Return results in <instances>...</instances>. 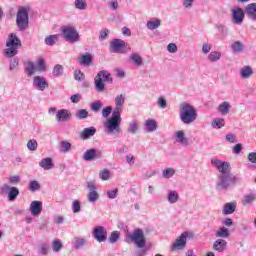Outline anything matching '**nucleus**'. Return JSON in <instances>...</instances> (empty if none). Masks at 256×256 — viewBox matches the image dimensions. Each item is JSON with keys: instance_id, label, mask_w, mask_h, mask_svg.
I'll list each match as a JSON object with an SVG mask.
<instances>
[{"instance_id": "obj_54", "label": "nucleus", "mask_w": 256, "mask_h": 256, "mask_svg": "<svg viewBox=\"0 0 256 256\" xmlns=\"http://www.w3.org/2000/svg\"><path fill=\"white\" fill-rule=\"evenodd\" d=\"M157 105L160 109H167V99H165L163 96H160L157 100Z\"/></svg>"}, {"instance_id": "obj_11", "label": "nucleus", "mask_w": 256, "mask_h": 256, "mask_svg": "<svg viewBox=\"0 0 256 256\" xmlns=\"http://www.w3.org/2000/svg\"><path fill=\"white\" fill-rule=\"evenodd\" d=\"M211 165L214 166L221 175L231 174V163L219 160V158H212Z\"/></svg>"}, {"instance_id": "obj_56", "label": "nucleus", "mask_w": 256, "mask_h": 256, "mask_svg": "<svg viewBox=\"0 0 256 256\" xmlns=\"http://www.w3.org/2000/svg\"><path fill=\"white\" fill-rule=\"evenodd\" d=\"M8 181L11 185H18V183H21V177L19 175L10 176Z\"/></svg>"}, {"instance_id": "obj_60", "label": "nucleus", "mask_w": 256, "mask_h": 256, "mask_svg": "<svg viewBox=\"0 0 256 256\" xmlns=\"http://www.w3.org/2000/svg\"><path fill=\"white\" fill-rule=\"evenodd\" d=\"M108 7L111 11H117V9H119V2H117V0H110L108 2Z\"/></svg>"}, {"instance_id": "obj_27", "label": "nucleus", "mask_w": 256, "mask_h": 256, "mask_svg": "<svg viewBox=\"0 0 256 256\" xmlns=\"http://www.w3.org/2000/svg\"><path fill=\"white\" fill-rule=\"evenodd\" d=\"M230 49L234 54L243 53L245 51V45L241 41H235L230 45Z\"/></svg>"}, {"instance_id": "obj_36", "label": "nucleus", "mask_w": 256, "mask_h": 256, "mask_svg": "<svg viewBox=\"0 0 256 256\" xmlns=\"http://www.w3.org/2000/svg\"><path fill=\"white\" fill-rule=\"evenodd\" d=\"M231 110V104L227 101L222 102L218 106V111L221 113V115H229V111Z\"/></svg>"}, {"instance_id": "obj_7", "label": "nucleus", "mask_w": 256, "mask_h": 256, "mask_svg": "<svg viewBox=\"0 0 256 256\" xmlns=\"http://www.w3.org/2000/svg\"><path fill=\"white\" fill-rule=\"evenodd\" d=\"M24 71L27 77H33L35 73L45 71V60L43 58H39L37 64L33 63V61H27Z\"/></svg>"}, {"instance_id": "obj_29", "label": "nucleus", "mask_w": 256, "mask_h": 256, "mask_svg": "<svg viewBox=\"0 0 256 256\" xmlns=\"http://www.w3.org/2000/svg\"><path fill=\"white\" fill-rule=\"evenodd\" d=\"M86 245H87V238L79 237V236L74 237L73 247L75 249H83V247H85Z\"/></svg>"}, {"instance_id": "obj_40", "label": "nucleus", "mask_w": 256, "mask_h": 256, "mask_svg": "<svg viewBox=\"0 0 256 256\" xmlns=\"http://www.w3.org/2000/svg\"><path fill=\"white\" fill-rule=\"evenodd\" d=\"M19 197V188L12 186L8 192V201H15Z\"/></svg>"}, {"instance_id": "obj_47", "label": "nucleus", "mask_w": 256, "mask_h": 256, "mask_svg": "<svg viewBox=\"0 0 256 256\" xmlns=\"http://www.w3.org/2000/svg\"><path fill=\"white\" fill-rule=\"evenodd\" d=\"M75 117L77 119H87L89 117V111L85 109H80L76 111Z\"/></svg>"}, {"instance_id": "obj_52", "label": "nucleus", "mask_w": 256, "mask_h": 256, "mask_svg": "<svg viewBox=\"0 0 256 256\" xmlns=\"http://www.w3.org/2000/svg\"><path fill=\"white\" fill-rule=\"evenodd\" d=\"M72 212L81 213V202L79 200H74L72 202Z\"/></svg>"}, {"instance_id": "obj_57", "label": "nucleus", "mask_w": 256, "mask_h": 256, "mask_svg": "<svg viewBox=\"0 0 256 256\" xmlns=\"http://www.w3.org/2000/svg\"><path fill=\"white\" fill-rule=\"evenodd\" d=\"M107 37H109V29L103 28L102 30H100V34H99L100 41H105Z\"/></svg>"}, {"instance_id": "obj_5", "label": "nucleus", "mask_w": 256, "mask_h": 256, "mask_svg": "<svg viewBox=\"0 0 256 256\" xmlns=\"http://www.w3.org/2000/svg\"><path fill=\"white\" fill-rule=\"evenodd\" d=\"M126 243H135L139 249L145 247L147 240L145 239V233L142 229H135L132 234H126Z\"/></svg>"}, {"instance_id": "obj_35", "label": "nucleus", "mask_w": 256, "mask_h": 256, "mask_svg": "<svg viewBox=\"0 0 256 256\" xmlns=\"http://www.w3.org/2000/svg\"><path fill=\"white\" fill-rule=\"evenodd\" d=\"M146 27L147 29H149V31H155V29H159V27H161V20L160 19L149 20L146 23Z\"/></svg>"}, {"instance_id": "obj_42", "label": "nucleus", "mask_w": 256, "mask_h": 256, "mask_svg": "<svg viewBox=\"0 0 256 256\" xmlns=\"http://www.w3.org/2000/svg\"><path fill=\"white\" fill-rule=\"evenodd\" d=\"M212 127L214 129H221L222 127H225V119H223V118H215L212 121Z\"/></svg>"}, {"instance_id": "obj_48", "label": "nucleus", "mask_w": 256, "mask_h": 256, "mask_svg": "<svg viewBox=\"0 0 256 256\" xmlns=\"http://www.w3.org/2000/svg\"><path fill=\"white\" fill-rule=\"evenodd\" d=\"M99 177L102 181H109L111 179V171L104 169L100 171Z\"/></svg>"}, {"instance_id": "obj_53", "label": "nucleus", "mask_w": 256, "mask_h": 256, "mask_svg": "<svg viewBox=\"0 0 256 256\" xmlns=\"http://www.w3.org/2000/svg\"><path fill=\"white\" fill-rule=\"evenodd\" d=\"M91 56L89 54L83 55L80 58V65H91Z\"/></svg>"}, {"instance_id": "obj_43", "label": "nucleus", "mask_w": 256, "mask_h": 256, "mask_svg": "<svg viewBox=\"0 0 256 256\" xmlns=\"http://www.w3.org/2000/svg\"><path fill=\"white\" fill-rule=\"evenodd\" d=\"M63 249V242H61L59 239H54L52 241V250L54 253H59Z\"/></svg>"}, {"instance_id": "obj_44", "label": "nucleus", "mask_w": 256, "mask_h": 256, "mask_svg": "<svg viewBox=\"0 0 256 256\" xmlns=\"http://www.w3.org/2000/svg\"><path fill=\"white\" fill-rule=\"evenodd\" d=\"M176 171L174 168H166L162 171V177L164 179H171V177H173V175H175Z\"/></svg>"}, {"instance_id": "obj_39", "label": "nucleus", "mask_w": 256, "mask_h": 256, "mask_svg": "<svg viewBox=\"0 0 256 256\" xmlns=\"http://www.w3.org/2000/svg\"><path fill=\"white\" fill-rule=\"evenodd\" d=\"M57 41H59V34L49 35L44 40L45 44L49 47H53Z\"/></svg>"}, {"instance_id": "obj_64", "label": "nucleus", "mask_w": 256, "mask_h": 256, "mask_svg": "<svg viewBox=\"0 0 256 256\" xmlns=\"http://www.w3.org/2000/svg\"><path fill=\"white\" fill-rule=\"evenodd\" d=\"M248 161H250V163L255 164L256 163V152H251L248 154L247 156Z\"/></svg>"}, {"instance_id": "obj_31", "label": "nucleus", "mask_w": 256, "mask_h": 256, "mask_svg": "<svg viewBox=\"0 0 256 256\" xmlns=\"http://www.w3.org/2000/svg\"><path fill=\"white\" fill-rule=\"evenodd\" d=\"M95 133H97V129H95V127L85 128L80 133V137H81V139H89L90 137H93V135H95Z\"/></svg>"}, {"instance_id": "obj_26", "label": "nucleus", "mask_w": 256, "mask_h": 256, "mask_svg": "<svg viewBox=\"0 0 256 256\" xmlns=\"http://www.w3.org/2000/svg\"><path fill=\"white\" fill-rule=\"evenodd\" d=\"M241 79H249L253 75V68L251 66H243L239 69Z\"/></svg>"}, {"instance_id": "obj_61", "label": "nucleus", "mask_w": 256, "mask_h": 256, "mask_svg": "<svg viewBox=\"0 0 256 256\" xmlns=\"http://www.w3.org/2000/svg\"><path fill=\"white\" fill-rule=\"evenodd\" d=\"M167 51L168 53H177V51H179V48L177 47V44L169 43L167 45Z\"/></svg>"}, {"instance_id": "obj_4", "label": "nucleus", "mask_w": 256, "mask_h": 256, "mask_svg": "<svg viewBox=\"0 0 256 256\" xmlns=\"http://www.w3.org/2000/svg\"><path fill=\"white\" fill-rule=\"evenodd\" d=\"M113 79L111 74L105 70H101L94 78L95 91L103 93L105 91V83H111Z\"/></svg>"}, {"instance_id": "obj_30", "label": "nucleus", "mask_w": 256, "mask_h": 256, "mask_svg": "<svg viewBox=\"0 0 256 256\" xmlns=\"http://www.w3.org/2000/svg\"><path fill=\"white\" fill-rule=\"evenodd\" d=\"M167 201L170 205H173L179 201V193L175 190H168Z\"/></svg>"}, {"instance_id": "obj_63", "label": "nucleus", "mask_w": 256, "mask_h": 256, "mask_svg": "<svg viewBox=\"0 0 256 256\" xmlns=\"http://www.w3.org/2000/svg\"><path fill=\"white\" fill-rule=\"evenodd\" d=\"M119 189L115 188L113 190L107 191V195L109 199H117V193Z\"/></svg>"}, {"instance_id": "obj_32", "label": "nucleus", "mask_w": 256, "mask_h": 256, "mask_svg": "<svg viewBox=\"0 0 256 256\" xmlns=\"http://www.w3.org/2000/svg\"><path fill=\"white\" fill-rule=\"evenodd\" d=\"M230 233H229V229L225 228V227H220L218 230H216L215 232V237L217 239H228Z\"/></svg>"}, {"instance_id": "obj_19", "label": "nucleus", "mask_w": 256, "mask_h": 256, "mask_svg": "<svg viewBox=\"0 0 256 256\" xmlns=\"http://www.w3.org/2000/svg\"><path fill=\"white\" fill-rule=\"evenodd\" d=\"M71 117H72L71 110L61 109V110H58L56 113V121L58 123H67V121H69Z\"/></svg>"}, {"instance_id": "obj_51", "label": "nucleus", "mask_w": 256, "mask_h": 256, "mask_svg": "<svg viewBox=\"0 0 256 256\" xmlns=\"http://www.w3.org/2000/svg\"><path fill=\"white\" fill-rule=\"evenodd\" d=\"M101 107H103L102 102L95 101L91 104L90 109H91V111H94V113H99V111H101Z\"/></svg>"}, {"instance_id": "obj_6", "label": "nucleus", "mask_w": 256, "mask_h": 256, "mask_svg": "<svg viewBox=\"0 0 256 256\" xmlns=\"http://www.w3.org/2000/svg\"><path fill=\"white\" fill-rule=\"evenodd\" d=\"M61 33L63 39H65L67 43H78V41L81 39V36L79 35V32L75 26H62Z\"/></svg>"}, {"instance_id": "obj_15", "label": "nucleus", "mask_w": 256, "mask_h": 256, "mask_svg": "<svg viewBox=\"0 0 256 256\" xmlns=\"http://www.w3.org/2000/svg\"><path fill=\"white\" fill-rule=\"evenodd\" d=\"M32 87L37 91H45L49 87V82H47V78L43 76H34Z\"/></svg>"}, {"instance_id": "obj_55", "label": "nucleus", "mask_w": 256, "mask_h": 256, "mask_svg": "<svg viewBox=\"0 0 256 256\" xmlns=\"http://www.w3.org/2000/svg\"><path fill=\"white\" fill-rule=\"evenodd\" d=\"M74 79L75 81H85V74L81 72V70L74 71Z\"/></svg>"}, {"instance_id": "obj_2", "label": "nucleus", "mask_w": 256, "mask_h": 256, "mask_svg": "<svg viewBox=\"0 0 256 256\" xmlns=\"http://www.w3.org/2000/svg\"><path fill=\"white\" fill-rule=\"evenodd\" d=\"M179 119L184 125H191L197 121V109L193 105L183 102L180 104Z\"/></svg>"}, {"instance_id": "obj_17", "label": "nucleus", "mask_w": 256, "mask_h": 256, "mask_svg": "<svg viewBox=\"0 0 256 256\" xmlns=\"http://www.w3.org/2000/svg\"><path fill=\"white\" fill-rule=\"evenodd\" d=\"M174 141L183 147H189V138H187V134L184 130L174 132Z\"/></svg>"}, {"instance_id": "obj_20", "label": "nucleus", "mask_w": 256, "mask_h": 256, "mask_svg": "<svg viewBox=\"0 0 256 256\" xmlns=\"http://www.w3.org/2000/svg\"><path fill=\"white\" fill-rule=\"evenodd\" d=\"M99 157H101V151L92 148L86 150V152L83 154L82 159L84 161H95V159H99Z\"/></svg>"}, {"instance_id": "obj_49", "label": "nucleus", "mask_w": 256, "mask_h": 256, "mask_svg": "<svg viewBox=\"0 0 256 256\" xmlns=\"http://www.w3.org/2000/svg\"><path fill=\"white\" fill-rule=\"evenodd\" d=\"M61 145V149H60V152L61 153H69V151H71V143H69L68 141H62L60 143Z\"/></svg>"}, {"instance_id": "obj_58", "label": "nucleus", "mask_w": 256, "mask_h": 256, "mask_svg": "<svg viewBox=\"0 0 256 256\" xmlns=\"http://www.w3.org/2000/svg\"><path fill=\"white\" fill-rule=\"evenodd\" d=\"M30 191H39L41 189V185H39V182L33 180L29 184Z\"/></svg>"}, {"instance_id": "obj_33", "label": "nucleus", "mask_w": 256, "mask_h": 256, "mask_svg": "<svg viewBox=\"0 0 256 256\" xmlns=\"http://www.w3.org/2000/svg\"><path fill=\"white\" fill-rule=\"evenodd\" d=\"M235 209H237L235 203L229 202L224 205L222 213L223 215H232V213H235Z\"/></svg>"}, {"instance_id": "obj_18", "label": "nucleus", "mask_w": 256, "mask_h": 256, "mask_svg": "<svg viewBox=\"0 0 256 256\" xmlns=\"http://www.w3.org/2000/svg\"><path fill=\"white\" fill-rule=\"evenodd\" d=\"M30 213L33 217H39L43 211V202L34 200L30 203Z\"/></svg>"}, {"instance_id": "obj_24", "label": "nucleus", "mask_w": 256, "mask_h": 256, "mask_svg": "<svg viewBox=\"0 0 256 256\" xmlns=\"http://www.w3.org/2000/svg\"><path fill=\"white\" fill-rule=\"evenodd\" d=\"M144 129L147 133H153L157 131V121L155 119H148L144 123Z\"/></svg>"}, {"instance_id": "obj_3", "label": "nucleus", "mask_w": 256, "mask_h": 256, "mask_svg": "<svg viewBox=\"0 0 256 256\" xmlns=\"http://www.w3.org/2000/svg\"><path fill=\"white\" fill-rule=\"evenodd\" d=\"M21 39L15 33H11L6 40V49H4V55L11 59V57H15L17 53H19V49H21Z\"/></svg>"}, {"instance_id": "obj_34", "label": "nucleus", "mask_w": 256, "mask_h": 256, "mask_svg": "<svg viewBox=\"0 0 256 256\" xmlns=\"http://www.w3.org/2000/svg\"><path fill=\"white\" fill-rule=\"evenodd\" d=\"M256 201V193H248L244 195L242 199V205L247 206L251 205L252 203H255Z\"/></svg>"}, {"instance_id": "obj_59", "label": "nucleus", "mask_w": 256, "mask_h": 256, "mask_svg": "<svg viewBox=\"0 0 256 256\" xmlns=\"http://www.w3.org/2000/svg\"><path fill=\"white\" fill-rule=\"evenodd\" d=\"M17 67H19V58L11 59L9 65L10 71H14V69H17Z\"/></svg>"}, {"instance_id": "obj_28", "label": "nucleus", "mask_w": 256, "mask_h": 256, "mask_svg": "<svg viewBox=\"0 0 256 256\" xmlns=\"http://www.w3.org/2000/svg\"><path fill=\"white\" fill-rule=\"evenodd\" d=\"M130 61L133 63L136 67H141L143 65V57L141 54L135 52L130 55Z\"/></svg>"}, {"instance_id": "obj_14", "label": "nucleus", "mask_w": 256, "mask_h": 256, "mask_svg": "<svg viewBox=\"0 0 256 256\" xmlns=\"http://www.w3.org/2000/svg\"><path fill=\"white\" fill-rule=\"evenodd\" d=\"M87 189L89 190L87 194V199L89 203H97V201H99V192H97V185L95 184V182H87Z\"/></svg>"}, {"instance_id": "obj_38", "label": "nucleus", "mask_w": 256, "mask_h": 256, "mask_svg": "<svg viewBox=\"0 0 256 256\" xmlns=\"http://www.w3.org/2000/svg\"><path fill=\"white\" fill-rule=\"evenodd\" d=\"M139 131V122L137 120H132L128 124L127 132L131 133V135H135Z\"/></svg>"}, {"instance_id": "obj_45", "label": "nucleus", "mask_w": 256, "mask_h": 256, "mask_svg": "<svg viewBox=\"0 0 256 256\" xmlns=\"http://www.w3.org/2000/svg\"><path fill=\"white\" fill-rule=\"evenodd\" d=\"M64 68L60 64H56L53 68L52 75L54 77H61L63 75Z\"/></svg>"}, {"instance_id": "obj_9", "label": "nucleus", "mask_w": 256, "mask_h": 256, "mask_svg": "<svg viewBox=\"0 0 256 256\" xmlns=\"http://www.w3.org/2000/svg\"><path fill=\"white\" fill-rule=\"evenodd\" d=\"M110 51L112 53L125 54L131 51L129 43L121 39H114L110 42Z\"/></svg>"}, {"instance_id": "obj_8", "label": "nucleus", "mask_w": 256, "mask_h": 256, "mask_svg": "<svg viewBox=\"0 0 256 256\" xmlns=\"http://www.w3.org/2000/svg\"><path fill=\"white\" fill-rule=\"evenodd\" d=\"M16 24L19 31H25L29 27V11L22 7L16 14Z\"/></svg>"}, {"instance_id": "obj_50", "label": "nucleus", "mask_w": 256, "mask_h": 256, "mask_svg": "<svg viewBox=\"0 0 256 256\" xmlns=\"http://www.w3.org/2000/svg\"><path fill=\"white\" fill-rule=\"evenodd\" d=\"M37 147H39V144L37 143V140L31 139L27 142L28 151H37Z\"/></svg>"}, {"instance_id": "obj_46", "label": "nucleus", "mask_w": 256, "mask_h": 256, "mask_svg": "<svg viewBox=\"0 0 256 256\" xmlns=\"http://www.w3.org/2000/svg\"><path fill=\"white\" fill-rule=\"evenodd\" d=\"M120 237H121V233L119 231H117V230L113 231L110 234L109 243H111L112 245L117 243V241H119Z\"/></svg>"}, {"instance_id": "obj_23", "label": "nucleus", "mask_w": 256, "mask_h": 256, "mask_svg": "<svg viewBox=\"0 0 256 256\" xmlns=\"http://www.w3.org/2000/svg\"><path fill=\"white\" fill-rule=\"evenodd\" d=\"M115 109L113 112L121 113L123 111V105H125V95L120 94L115 97Z\"/></svg>"}, {"instance_id": "obj_21", "label": "nucleus", "mask_w": 256, "mask_h": 256, "mask_svg": "<svg viewBox=\"0 0 256 256\" xmlns=\"http://www.w3.org/2000/svg\"><path fill=\"white\" fill-rule=\"evenodd\" d=\"M213 250L217 251V253H223L224 251H227V242L223 238H218L213 243Z\"/></svg>"}, {"instance_id": "obj_41", "label": "nucleus", "mask_w": 256, "mask_h": 256, "mask_svg": "<svg viewBox=\"0 0 256 256\" xmlns=\"http://www.w3.org/2000/svg\"><path fill=\"white\" fill-rule=\"evenodd\" d=\"M74 7L78 11H85L87 9V0H75Z\"/></svg>"}, {"instance_id": "obj_22", "label": "nucleus", "mask_w": 256, "mask_h": 256, "mask_svg": "<svg viewBox=\"0 0 256 256\" xmlns=\"http://www.w3.org/2000/svg\"><path fill=\"white\" fill-rule=\"evenodd\" d=\"M247 17L251 19V21H256V3L248 4L244 9Z\"/></svg>"}, {"instance_id": "obj_37", "label": "nucleus", "mask_w": 256, "mask_h": 256, "mask_svg": "<svg viewBox=\"0 0 256 256\" xmlns=\"http://www.w3.org/2000/svg\"><path fill=\"white\" fill-rule=\"evenodd\" d=\"M221 52L219 51H211L207 59L210 61V63H217V61H221Z\"/></svg>"}, {"instance_id": "obj_62", "label": "nucleus", "mask_w": 256, "mask_h": 256, "mask_svg": "<svg viewBox=\"0 0 256 256\" xmlns=\"http://www.w3.org/2000/svg\"><path fill=\"white\" fill-rule=\"evenodd\" d=\"M193 3H195V0H182L184 9H191L193 7Z\"/></svg>"}, {"instance_id": "obj_12", "label": "nucleus", "mask_w": 256, "mask_h": 256, "mask_svg": "<svg viewBox=\"0 0 256 256\" xmlns=\"http://www.w3.org/2000/svg\"><path fill=\"white\" fill-rule=\"evenodd\" d=\"M230 17L234 25H242L245 20V10L239 6H235L230 11Z\"/></svg>"}, {"instance_id": "obj_25", "label": "nucleus", "mask_w": 256, "mask_h": 256, "mask_svg": "<svg viewBox=\"0 0 256 256\" xmlns=\"http://www.w3.org/2000/svg\"><path fill=\"white\" fill-rule=\"evenodd\" d=\"M39 167L44 169V171H49L55 167L53 164V159L51 158H44L39 162Z\"/></svg>"}, {"instance_id": "obj_10", "label": "nucleus", "mask_w": 256, "mask_h": 256, "mask_svg": "<svg viewBox=\"0 0 256 256\" xmlns=\"http://www.w3.org/2000/svg\"><path fill=\"white\" fill-rule=\"evenodd\" d=\"M237 183V176L233 174H224L218 177L217 187L218 189H229L231 185Z\"/></svg>"}, {"instance_id": "obj_16", "label": "nucleus", "mask_w": 256, "mask_h": 256, "mask_svg": "<svg viewBox=\"0 0 256 256\" xmlns=\"http://www.w3.org/2000/svg\"><path fill=\"white\" fill-rule=\"evenodd\" d=\"M92 235L98 243H104V241H107V229L103 226H96L92 231Z\"/></svg>"}, {"instance_id": "obj_13", "label": "nucleus", "mask_w": 256, "mask_h": 256, "mask_svg": "<svg viewBox=\"0 0 256 256\" xmlns=\"http://www.w3.org/2000/svg\"><path fill=\"white\" fill-rule=\"evenodd\" d=\"M189 233L184 232L180 237L176 238L175 242L171 245V251H182L187 246V238Z\"/></svg>"}, {"instance_id": "obj_1", "label": "nucleus", "mask_w": 256, "mask_h": 256, "mask_svg": "<svg viewBox=\"0 0 256 256\" xmlns=\"http://www.w3.org/2000/svg\"><path fill=\"white\" fill-rule=\"evenodd\" d=\"M103 126L106 135L117 137L121 133V113L112 112V117L108 118Z\"/></svg>"}]
</instances>
